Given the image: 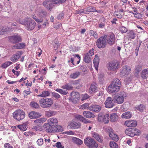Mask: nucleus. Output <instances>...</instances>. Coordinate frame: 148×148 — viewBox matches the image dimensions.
I'll list each match as a JSON object with an SVG mask.
<instances>
[{
  "label": "nucleus",
  "instance_id": "37",
  "mask_svg": "<svg viewBox=\"0 0 148 148\" xmlns=\"http://www.w3.org/2000/svg\"><path fill=\"white\" fill-rule=\"evenodd\" d=\"M80 80L79 79H78L73 81L72 82V84L73 85H78V86H76V87L77 88L79 89L82 86V85L80 84Z\"/></svg>",
  "mask_w": 148,
  "mask_h": 148
},
{
  "label": "nucleus",
  "instance_id": "31",
  "mask_svg": "<svg viewBox=\"0 0 148 148\" xmlns=\"http://www.w3.org/2000/svg\"><path fill=\"white\" fill-rule=\"evenodd\" d=\"M28 123L27 122L23 123L22 125H17V126L21 130L25 131L27 130L26 127L27 126Z\"/></svg>",
  "mask_w": 148,
  "mask_h": 148
},
{
  "label": "nucleus",
  "instance_id": "49",
  "mask_svg": "<svg viewBox=\"0 0 148 148\" xmlns=\"http://www.w3.org/2000/svg\"><path fill=\"white\" fill-rule=\"evenodd\" d=\"M62 88L64 89H65L67 90H70L73 89V87L69 85L68 84L63 85L62 86Z\"/></svg>",
  "mask_w": 148,
  "mask_h": 148
},
{
  "label": "nucleus",
  "instance_id": "53",
  "mask_svg": "<svg viewBox=\"0 0 148 148\" xmlns=\"http://www.w3.org/2000/svg\"><path fill=\"white\" fill-rule=\"evenodd\" d=\"M56 128V132H62L64 130L62 127L60 125H57Z\"/></svg>",
  "mask_w": 148,
  "mask_h": 148
},
{
  "label": "nucleus",
  "instance_id": "55",
  "mask_svg": "<svg viewBox=\"0 0 148 148\" xmlns=\"http://www.w3.org/2000/svg\"><path fill=\"white\" fill-rule=\"evenodd\" d=\"M3 31L4 32H11L12 31L13 29L12 28L10 27H5V28L3 27Z\"/></svg>",
  "mask_w": 148,
  "mask_h": 148
},
{
  "label": "nucleus",
  "instance_id": "39",
  "mask_svg": "<svg viewBox=\"0 0 148 148\" xmlns=\"http://www.w3.org/2000/svg\"><path fill=\"white\" fill-rule=\"evenodd\" d=\"M47 120L46 118H41L39 119H37L34 121V123H42L45 122Z\"/></svg>",
  "mask_w": 148,
  "mask_h": 148
},
{
  "label": "nucleus",
  "instance_id": "33",
  "mask_svg": "<svg viewBox=\"0 0 148 148\" xmlns=\"http://www.w3.org/2000/svg\"><path fill=\"white\" fill-rule=\"evenodd\" d=\"M113 85H114L115 86H117L120 88L121 86V83L120 80L118 79H115L113 80V81L111 84Z\"/></svg>",
  "mask_w": 148,
  "mask_h": 148
},
{
  "label": "nucleus",
  "instance_id": "62",
  "mask_svg": "<svg viewBox=\"0 0 148 148\" xmlns=\"http://www.w3.org/2000/svg\"><path fill=\"white\" fill-rule=\"evenodd\" d=\"M82 97V101H83L89 98V96L87 94L83 95Z\"/></svg>",
  "mask_w": 148,
  "mask_h": 148
},
{
  "label": "nucleus",
  "instance_id": "23",
  "mask_svg": "<svg viewBox=\"0 0 148 148\" xmlns=\"http://www.w3.org/2000/svg\"><path fill=\"white\" fill-rule=\"evenodd\" d=\"M22 54V52L20 51L17 52L11 58V60L12 62H14L16 61L20 57Z\"/></svg>",
  "mask_w": 148,
  "mask_h": 148
},
{
  "label": "nucleus",
  "instance_id": "59",
  "mask_svg": "<svg viewBox=\"0 0 148 148\" xmlns=\"http://www.w3.org/2000/svg\"><path fill=\"white\" fill-rule=\"evenodd\" d=\"M56 148H64V146H63L61 145V143L60 142H57L56 143Z\"/></svg>",
  "mask_w": 148,
  "mask_h": 148
},
{
  "label": "nucleus",
  "instance_id": "3",
  "mask_svg": "<svg viewBox=\"0 0 148 148\" xmlns=\"http://www.w3.org/2000/svg\"><path fill=\"white\" fill-rule=\"evenodd\" d=\"M40 106L43 108H50L53 103V100L50 98L45 97L40 99L39 100Z\"/></svg>",
  "mask_w": 148,
  "mask_h": 148
},
{
  "label": "nucleus",
  "instance_id": "43",
  "mask_svg": "<svg viewBox=\"0 0 148 148\" xmlns=\"http://www.w3.org/2000/svg\"><path fill=\"white\" fill-rule=\"evenodd\" d=\"M30 105L31 107L35 108H38L40 107L39 104L35 101H32L30 103Z\"/></svg>",
  "mask_w": 148,
  "mask_h": 148
},
{
  "label": "nucleus",
  "instance_id": "22",
  "mask_svg": "<svg viewBox=\"0 0 148 148\" xmlns=\"http://www.w3.org/2000/svg\"><path fill=\"white\" fill-rule=\"evenodd\" d=\"M99 59L97 55H95V57L93 60V63L94 64V66L95 69L97 71L98 69V65L99 62Z\"/></svg>",
  "mask_w": 148,
  "mask_h": 148
},
{
  "label": "nucleus",
  "instance_id": "20",
  "mask_svg": "<svg viewBox=\"0 0 148 148\" xmlns=\"http://www.w3.org/2000/svg\"><path fill=\"white\" fill-rule=\"evenodd\" d=\"M97 88L96 83L94 82L91 84L89 89V92L91 93H93L97 92Z\"/></svg>",
  "mask_w": 148,
  "mask_h": 148
},
{
  "label": "nucleus",
  "instance_id": "38",
  "mask_svg": "<svg viewBox=\"0 0 148 148\" xmlns=\"http://www.w3.org/2000/svg\"><path fill=\"white\" fill-rule=\"evenodd\" d=\"M80 74V72H76L73 73L71 74L70 75V77L73 79H75L77 78Z\"/></svg>",
  "mask_w": 148,
  "mask_h": 148
},
{
  "label": "nucleus",
  "instance_id": "60",
  "mask_svg": "<svg viewBox=\"0 0 148 148\" xmlns=\"http://www.w3.org/2000/svg\"><path fill=\"white\" fill-rule=\"evenodd\" d=\"M135 34L134 33L132 32H131L130 33L129 37L132 39L134 38L135 37Z\"/></svg>",
  "mask_w": 148,
  "mask_h": 148
},
{
  "label": "nucleus",
  "instance_id": "10",
  "mask_svg": "<svg viewBox=\"0 0 148 148\" xmlns=\"http://www.w3.org/2000/svg\"><path fill=\"white\" fill-rule=\"evenodd\" d=\"M8 41L13 43H16L21 41V38L18 35H15L12 36L8 37Z\"/></svg>",
  "mask_w": 148,
  "mask_h": 148
},
{
  "label": "nucleus",
  "instance_id": "19",
  "mask_svg": "<svg viewBox=\"0 0 148 148\" xmlns=\"http://www.w3.org/2000/svg\"><path fill=\"white\" fill-rule=\"evenodd\" d=\"M92 137L98 141L102 143L103 142V137L98 134L95 132L92 133Z\"/></svg>",
  "mask_w": 148,
  "mask_h": 148
},
{
  "label": "nucleus",
  "instance_id": "50",
  "mask_svg": "<svg viewBox=\"0 0 148 148\" xmlns=\"http://www.w3.org/2000/svg\"><path fill=\"white\" fill-rule=\"evenodd\" d=\"M56 91L63 95H66L68 93L65 90H63L62 89H56Z\"/></svg>",
  "mask_w": 148,
  "mask_h": 148
},
{
  "label": "nucleus",
  "instance_id": "61",
  "mask_svg": "<svg viewBox=\"0 0 148 148\" xmlns=\"http://www.w3.org/2000/svg\"><path fill=\"white\" fill-rule=\"evenodd\" d=\"M52 6H53V4H52V3H51V2L49 3V5H47V6L46 8L47 9L51 10V9H52Z\"/></svg>",
  "mask_w": 148,
  "mask_h": 148
},
{
  "label": "nucleus",
  "instance_id": "7",
  "mask_svg": "<svg viewBox=\"0 0 148 148\" xmlns=\"http://www.w3.org/2000/svg\"><path fill=\"white\" fill-rule=\"evenodd\" d=\"M13 116L15 119L19 121L24 118L25 114L23 110L18 109L14 112Z\"/></svg>",
  "mask_w": 148,
  "mask_h": 148
},
{
  "label": "nucleus",
  "instance_id": "56",
  "mask_svg": "<svg viewBox=\"0 0 148 148\" xmlns=\"http://www.w3.org/2000/svg\"><path fill=\"white\" fill-rule=\"evenodd\" d=\"M93 51L94 49H92L90 50L86 54L91 57L93 55H94V52Z\"/></svg>",
  "mask_w": 148,
  "mask_h": 148
},
{
  "label": "nucleus",
  "instance_id": "13",
  "mask_svg": "<svg viewBox=\"0 0 148 148\" xmlns=\"http://www.w3.org/2000/svg\"><path fill=\"white\" fill-rule=\"evenodd\" d=\"M119 67L118 63L114 61L110 62L108 66V69L111 71H114Z\"/></svg>",
  "mask_w": 148,
  "mask_h": 148
},
{
  "label": "nucleus",
  "instance_id": "30",
  "mask_svg": "<svg viewBox=\"0 0 148 148\" xmlns=\"http://www.w3.org/2000/svg\"><path fill=\"white\" fill-rule=\"evenodd\" d=\"M70 126L71 129H77L80 127V124L79 123H71L70 124Z\"/></svg>",
  "mask_w": 148,
  "mask_h": 148
},
{
  "label": "nucleus",
  "instance_id": "4",
  "mask_svg": "<svg viewBox=\"0 0 148 148\" xmlns=\"http://www.w3.org/2000/svg\"><path fill=\"white\" fill-rule=\"evenodd\" d=\"M84 143L89 148H97L98 144L93 138L90 137H87L84 139Z\"/></svg>",
  "mask_w": 148,
  "mask_h": 148
},
{
  "label": "nucleus",
  "instance_id": "6",
  "mask_svg": "<svg viewBox=\"0 0 148 148\" xmlns=\"http://www.w3.org/2000/svg\"><path fill=\"white\" fill-rule=\"evenodd\" d=\"M107 36L105 35L104 36L99 37L97 40L96 42V45L99 48H103L106 47L107 45Z\"/></svg>",
  "mask_w": 148,
  "mask_h": 148
},
{
  "label": "nucleus",
  "instance_id": "44",
  "mask_svg": "<svg viewBox=\"0 0 148 148\" xmlns=\"http://www.w3.org/2000/svg\"><path fill=\"white\" fill-rule=\"evenodd\" d=\"M142 69V66L141 65H136V66L135 74L136 75H138L139 72Z\"/></svg>",
  "mask_w": 148,
  "mask_h": 148
},
{
  "label": "nucleus",
  "instance_id": "12",
  "mask_svg": "<svg viewBox=\"0 0 148 148\" xmlns=\"http://www.w3.org/2000/svg\"><path fill=\"white\" fill-rule=\"evenodd\" d=\"M107 43L110 45L114 44L115 42V37L113 33H111L107 36L106 38Z\"/></svg>",
  "mask_w": 148,
  "mask_h": 148
},
{
  "label": "nucleus",
  "instance_id": "15",
  "mask_svg": "<svg viewBox=\"0 0 148 148\" xmlns=\"http://www.w3.org/2000/svg\"><path fill=\"white\" fill-rule=\"evenodd\" d=\"M130 71L131 69L129 66H125L123 68L120 73V75L122 76L127 75L130 73Z\"/></svg>",
  "mask_w": 148,
  "mask_h": 148
},
{
  "label": "nucleus",
  "instance_id": "2",
  "mask_svg": "<svg viewBox=\"0 0 148 148\" xmlns=\"http://www.w3.org/2000/svg\"><path fill=\"white\" fill-rule=\"evenodd\" d=\"M19 23L25 25V28L28 31L33 29L36 25V23L32 20L27 18L19 21Z\"/></svg>",
  "mask_w": 148,
  "mask_h": 148
},
{
  "label": "nucleus",
  "instance_id": "52",
  "mask_svg": "<svg viewBox=\"0 0 148 148\" xmlns=\"http://www.w3.org/2000/svg\"><path fill=\"white\" fill-rule=\"evenodd\" d=\"M39 15L44 17L46 16L47 14V12L44 10H42L41 11L39 12Z\"/></svg>",
  "mask_w": 148,
  "mask_h": 148
},
{
  "label": "nucleus",
  "instance_id": "45",
  "mask_svg": "<svg viewBox=\"0 0 148 148\" xmlns=\"http://www.w3.org/2000/svg\"><path fill=\"white\" fill-rule=\"evenodd\" d=\"M89 104L88 103H85L80 106L79 108L83 110H89Z\"/></svg>",
  "mask_w": 148,
  "mask_h": 148
},
{
  "label": "nucleus",
  "instance_id": "18",
  "mask_svg": "<svg viewBox=\"0 0 148 148\" xmlns=\"http://www.w3.org/2000/svg\"><path fill=\"white\" fill-rule=\"evenodd\" d=\"M125 124L127 127H134L136 126L137 122L136 121L127 120L125 121Z\"/></svg>",
  "mask_w": 148,
  "mask_h": 148
},
{
  "label": "nucleus",
  "instance_id": "28",
  "mask_svg": "<svg viewBox=\"0 0 148 148\" xmlns=\"http://www.w3.org/2000/svg\"><path fill=\"white\" fill-rule=\"evenodd\" d=\"M72 140L74 143L78 145H81L83 144V141L81 139L75 137H73Z\"/></svg>",
  "mask_w": 148,
  "mask_h": 148
},
{
  "label": "nucleus",
  "instance_id": "64",
  "mask_svg": "<svg viewBox=\"0 0 148 148\" xmlns=\"http://www.w3.org/2000/svg\"><path fill=\"white\" fill-rule=\"evenodd\" d=\"M4 147L5 148H13V147L11 146L9 143H6L5 144Z\"/></svg>",
  "mask_w": 148,
  "mask_h": 148
},
{
  "label": "nucleus",
  "instance_id": "1",
  "mask_svg": "<svg viewBox=\"0 0 148 148\" xmlns=\"http://www.w3.org/2000/svg\"><path fill=\"white\" fill-rule=\"evenodd\" d=\"M48 123L44 124V127L48 132H51L55 130L56 127L58 123V121L55 118H51L47 121Z\"/></svg>",
  "mask_w": 148,
  "mask_h": 148
},
{
  "label": "nucleus",
  "instance_id": "58",
  "mask_svg": "<svg viewBox=\"0 0 148 148\" xmlns=\"http://www.w3.org/2000/svg\"><path fill=\"white\" fill-rule=\"evenodd\" d=\"M43 140L42 138H40L37 140V144L41 146L42 144Z\"/></svg>",
  "mask_w": 148,
  "mask_h": 148
},
{
  "label": "nucleus",
  "instance_id": "9",
  "mask_svg": "<svg viewBox=\"0 0 148 148\" xmlns=\"http://www.w3.org/2000/svg\"><path fill=\"white\" fill-rule=\"evenodd\" d=\"M109 115L108 114L103 115L99 113L98 115V121L99 122H103L104 123H108L109 122Z\"/></svg>",
  "mask_w": 148,
  "mask_h": 148
},
{
  "label": "nucleus",
  "instance_id": "25",
  "mask_svg": "<svg viewBox=\"0 0 148 148\" xmlns=\"http://www.w3.org/2000/svg\"><path fill=\"white\" fill-rule=\"evenodd\" d=\"M83 115L85 117L88 118H93L95 116L93 113L88 111L84 112Z\"/></svg>",
  "mask_w": 148,
  "mask_h": 148
},
{
  "label": "nucleus",
  "instance_id": "34",
  "mask_svg": "<svg viewBox=\"0 0 148 148\" xmlns=\"http://www.w3.org/2000/svg\"><path fill=\"white\" fill-rule=\"evenodd\" d=\"M110 118L111 121L114 122L118 120V117L116 114L112 113L110 115Z\"/></svg>",
  "mask_w": 148,
  "mask_h": 148
},
{
  "label": "nucleus",
  "instance_id": "46",
  "mask_svg": "<svg viewBox=\"0 0 148 148\" xmlns=\"http://www.w3.org/2000/svg\"><path fill=\"white\" fill-rule=\"evenodd\" d=\"M110 146L111 148H118L117 143L113 141H111L110 143Z\"/></svg>",
  "mask_w": 148,
  "mask_h": 148
},
{
  "label": "nucleus",
  "instance_id": "5",
  "mask_svg": "<svg viewBox=\"0 0 148 148\" xmlns=\"http://www.w3.org/2000/svg\"><path fill=\"white\" fill-rule=\"evenodd\" d=\"M126 96V93L124 92H122L114 97L113 101L115 103L118 104H121L123 102L124 99Z\"/></svg>",
  "mask_w": 148,
  "mask_h": 148
},
{
  "label": "nucleus",
  "instance_id": "48",
  "mask_svg": "<svg viewBox=\"0 0 148 148\" xmlns=\"http://www.w3.org/2000/svg\"><path fill=\"white\" fill-rule=\"evenodd\" d=\"M12 64V62L10 61L6 62L2 65V67L3 68H5Z\"/></svg>",
  "mask_w": 148,
  "mask_h": 148
},
{
  "label": "nucleus",
  "instance_id": "17",
  "mask_svg": "<svg viewBox=\"0 0 148 148\" xmlns=\"http://www.w3.org/2000/svg\"><path fill=\"white\" fill-rule=\"evenodd\" d=\"M101 109V107L99 105H92L89 106V110L98 112L100 111Z\"/></svg>",
  "mask_w": 148,
  "mask_h": 148
},
{
  "label": "nucleus",
  "instance_id": "54",
  "mask_svg": "<svg viewBox=\"0 0 148 148\" xmlns=\"http://www.w3.org/2000/svg\"><path fill=\"white\" fill-rule=\"evenodd\" d=\"M119 29L120 30L122 33H125L127 31V29L125 27L123 26L120 27Z\"/></svg>",
  "mask_w": 148,
  "mask_h": 148
},
{
  "label": "nucleus",
  "instance_id": "57",
  "mask_svg": "<svg viewBox=\"0 0 148 148\" xmlns=\"http://www.w3.org/2000/svg\"><path fill=\"white\" fill-rule=\"evenodd\" d=\"M133 131H134V133L135 135L138 136L141 133V131L137 129L133 130Z\"/></svg>",
  "mask_w": 148,
  "mask_h": 148
},
{
  "label": "nucleus",
  "instance_id": "24",
  "mask_svg": "<svg viewBox=\"0 0 148 148\" xmlns=\"http://www.w3.org/2000/svg\"><path fill=\"white\" fill-rule=\"evenodd\" d=\"M91 60V57L86 54L84 58V61L85 62L89 63V68L92 65Z\"/></svg>",
  "mask_w": 148,
  "mask_h": 148
},
{
  "label": "nucleus",
  "instance_id": "32",
  "mask_svg": "<svg viewBox=\"0 0 148 148\" xmlns=\"http://www.w3.org/2000/svg\"><path fill=\"white\" fill-rule=\"evenodd\" d=\"M73 56H74L73 58H71L70 62L72 64H73L74 65V61L75 59H76L77 57L79 60L77 62V64L79 63L80 61V57L78 54L73 55Z\"/></svg>",
  "mask_w": 148,
  "mask_h": 148
},
{
  "label": "nucleus",
  "instance_id": "16",
  "mask_svg": "<svg viewBox=\"0 0 148 148\" xmlns=\"http://www.w3.org/2000/svg\"><path fill=\"white\" fill-rule=\"evenodd\" d=\"M119 89V87H118V86H115V85L111 84L108 87V90L109 92L113 93L118 91Z\"/></svg>",
  "mask_w": 148,
  "mask_h": 148
},
{
  "label": "nucleus",
  "instance_id": "26",
  "mask_svg": "<svg viewBox=\"0 0 148 148\" xmlns=\"http://www.w3.org/2000/svg\"><path fill=\"white\" fill-rule=\"evenodd\" d=\"M76 118L85 123H88L90 122V121H88L87 119L85 118L82 116L80 115H77L76 116Z\"/></svg>",
  "mask_w": 148,
  "mask_h": 148
},
{
  "label": "nucleus",
  "instance_id": "51",
  "mask_svg": "<svg viewBox=\"0 0 148 148\" xmlns=\"http://www.w3.org/2000/svg\"><path fill=\"white\" fill-rule=\"evenodd\" d=\"M32 18L37 23H41L43 22V19L42 18L39 19L37 18V17L36 16L34 15H32Z\"/></svg>",
  "mask_w": 148,
  "mask_h": 148
},
{
  "label": "nucleus",
  "instance_id": "41",
  "mask_svg": "<svg viewBox=\"0 0 148 148\" xmlns=\"http://www.w3.org/2000/svg\"><path fill=\"white\" fill-rule=\"evenodd\" d=\"M136 109L140 112H143L145 108V106L142 104H140L139 105L135 107Z\"/></svg>",
  "mask_w": 148,
  "mask_h": 148
},
{
  "label": "nucleus",
  "instance_id": "14",
  "mask_svg": "<svg viewBox=\"0 0 148 148\" xmlns=\"http://www.w3.org/2000/svg\"><path fill=\"white\" fill-rule=\"evenodd\" d=\"M79 93L77 92H73L70 95V99L74 103L77 102Z\"/></svg>",
  "mask_w": 148,
  "mask_h": 148
},
{
  "label": "nucleus",
  "instance_id": "27",
  "mask_svg": "<svg viewBox=\"0 0 148 148\" xmlns=\"http://www.w3.org/2000/svg\"><path fill=\"white\" fill-rule=\"evenodd\" d=\"M133 131V130L131 128H128L125 130V132L127 135L130 137H133L135 136V134Z\"/></svg>",
  "mask_w": 148,
  "mask_h": 148
},
{
  "label": "nucleus",
  "instance_id": "35",
  "mask_svg": "<svg viewBox=\"0 0 148 148\" xmlns=\"http://www.w3.org/2000/svg\"><path fill=\"white\" fill-rule=\"evenodd\" d=\"M132 116V114L129 112H125L123 113L122 115V117L123 118L128 119L130 118Z\"/></svg>",
  "mask_w": 148,
  "mask_h": 148
},
{
  "label": "nucleus",
  "instance_id": "8",
  "mask_svg": "<svg viewBox=\"0 0 148 148\" xmlns=\"http://www.w3.org/2000/svg\"><path fill=\"white\" fill-rule=\"evenodd\" d=\"M106 132L109 134V137L112 140L115 141H117L119 140V137L114 133L113 130L110 127H108L106 128Z\"/></svg>",
  "mask_w": 148,
  "mask_h": 148
},
{
  "label": "nucleus",
  "instance_id": "47",
  "mask_svg": "<svg viewBox=\"0 0 148 148\" xmlns=\"http://www.w3.org/2000/svg\"><path fill=\"white\" fill-rule=\"evenodd\" d=\"M34 131H41L42 129V127L39 125L34 126L32 128Z\"/></svg>",
  "mask_w": 148,
  "mask_h": 148
},
{
  "label": "nucleus",
  "instance_id": "42",
  "mask_svg": "<svg viewBox=\"0 0 148 148\" xmlns=\"http://www.w3.org/2000/svg\"><path fill=\"white\" fill-rule=\"evenodd\" d=\"M50 93L48 91H44L42 92V93L38 95V97H41L48 96L49 95Z\"/></svg>",
  "mask_w": 148,
  "mask_h": 148
},
{
  "label": "nucleus",
  "instance_id": "11",
  "mask_svg": "<svg viewBox=\"0 0 148 148\" xmlns=\"http://www.w3.org/2000/svg\"><path fill=\"white\" fill-rule=\"evenodd\" d=\"M114 101L113 99L110 97H107L104 102L105 107L107 108H112L114 105Z\"/></svg>",
  "mask_w": 148,
  "mask_h": 148
},
{
  "label": "nucleus",
  "instance_id": "29",
  "mask_svg": "<svg viewBox=\"0 0 148 148\" xmlns=\"http://www.w3.org/2000/svg\"><path fill=\"white\" fill-rule=\"evenodd\" d=\"M141 76L143 79L148 77V69H145L143 70L141 73Z\"/></svg>",
  "mask_w": 148,
  "mask_h": 148
},
{
  "label": "nucleus",
  "instance_id": "36",
  "mask_svg": "<svg viewBox=\"0 0 148 148\" xmlns=\"http://www.w3.org/2000/svg\"><path fill=\"white\" fill-rule=\"evenodd\" d=\"M25 46V44L24 43H18L13 46L12 48L13 49H21L24 48Z\"/></svg>",
  "mask_w": 148,
  "mask_h": 148
},
{
  "label": "nucleus",
  "instance_id": "63",
  "mask_svg": "<svg viewBox=\"0 0 148 148\" xmlns=\"http://www.w3.org/2000/svg\"><path fill=\"white\" fill-rule=\"evenodd\" d=\"M51 2L50 1H45L43 3V5L46 8L48 5H49V3Z\"/></svg>",
  "mask_w": 148,
  "mask_h": 148
},
{
  "label": "nucleus",
  "instance_id": "40",
  "mask_svg": "<svg viewBox=\"0 0 148 148\" xmlns=\"http://www.w3.org/2000/svg\"><path fill=\"white\" fill-rule=\"evenodd\" d=\"M55 114V112L51 110L46 111L45 114V115L48 117L53 116Z\"/></svg>",
  "mask_w": 148,
  "mask_h": 148
},
{
  "label": "nucleus",
  "instance_id": "21",
  "mask_svg": "<svg viewBox=\"0 0 148 148\" xmlns=\"http://www.w3.org/2000/svg\"><path fill=\"white\" fill-rule=\"evenodd\" d=\"M41 116L40 114L34 112H32L29 114V117L31 119H36Z\"/></svg>",
  "mask_w": 148,
  "mask_h": 148
}]
</instances>
